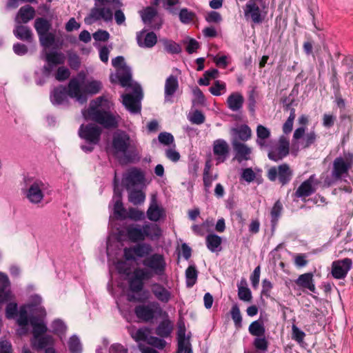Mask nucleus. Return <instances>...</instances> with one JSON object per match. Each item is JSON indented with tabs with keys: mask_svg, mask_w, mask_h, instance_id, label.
<instances>
[{
	"mask_svg": "<svg viewBox=\"0 0 353 353\" xmlns=\"http://www.w3.org/2000/svg\"><path fill=\"white\" fill-rule=\"evenodd\" d=\"M179 17L182 23L188 24L194 20L195 13L187 8H182L179 12Z\"/></svg>",
	"mask_w": 353,
	"mask_h": 353,
	"instance_id": "nucleus-51",
	"label": "nucleus"
},
{
	"mask_svg": "<svg viewBox=\"0 0 353 353\" xmlns=\"http://www.w3.org/2000/svg\"><path fill=\"white\" fill-rule=\"evenodd\" d=\"M352 265V261L348 258L334 261L332 265V276L337 279H344L351 269Z\"/></svg>",
	"mask_w": 353,
	"mask_h": 353,
	"instance_id": "nucleus-17",
	"label": "nucleus"
},
{
	"mask_svg": "<svg viewBox=\"0 0 353 353\" xmlns=\"http://www.w3.org/2000/svg\"><path fill=\"white\" fill-rule=\"evenodd\" d=\"M108 101L103 97H98L90 103L89 108L82 111L85 119L94 121L104 128H116L120 119L119 115L113 114L105 110Z\"/></svg>",
	"mask_w": 353,
	"mask_h": 353,
	"instance_id": "nucleus-3",
	"label": "nucleus"
},
{
	"mask_svg": "<svg viewBox=\"0 0 353 353\" xmlns=\"http://www.w3.org/2000/svg\"><path fill=\"white\" fill-rule=\"evenodd\" d=\"M81 83L77 78L72 79L68 83V90L65 87L59 86L53 90L50 94L51 102L54 105L62 104L66 99L67 95L74 98L79 103L87 101V95L81 90Z\"/></svg>",
	"mask_w": 353,
	"mask_h": 353,
	"instance_id": "nucleus-4",
	"label": "nucleus"
},
{
	"mask_svg": "<svg viewBox=\"0 0 353 353\" xmlns=\"http://www.w3.org/2000/svg\"><path fill=\"white\" fill-rule=\"evenodd\" d=\"M173 330L172 322L165 319L161 321L156 328L155 333L161 338L169 336Z\"/></svg>",
	"mask_w": 353,
	"mask_h": 353,
	"instance_id": "nucleus-36",
	"label": "nucleus"
},
{
	"mask_svg": "<svg viewBox=\"0 0 353 353\" xmlns=\"http://www.w3.org/2000/svg\"><path fill=\"white\" fill-rule=\"evenodd\" d=\"M134 276H135L137 278L139 279L142 281L143 280H148L154 277V275L152 274L150 270L146 268H138L135 270L134 272Z\"/></svg>",
	"mask_w": 353,
	"mask_h": 353,
	"instance_id": "nucleus-56",
	"label": "nucleus"
},
{
	"mask_svg": "<svg viewBox=\"0 0 353 353\" xmlns=\"http://www.w3.org/2000/svg\"><path fill=\"white\" fill-rule=\"evenodd\" d=\"M270 130L263 125H259L256 128L257 139L256 142L261 149H267L269 146Z\"/></svg>",
	"mask_w": 353,
	"mask_h": 353,
	"instance_id": "nucleus-25",
	"label": "nucleus"
},
{
	"mask_svg": "<svg viewBox=\"0 0 353 353\" xmlns=\"http://www.w3.org/2000/svg\"><path fill=\"white\" fill-rule=\"evenodd\" d=\"M282 210H283V205L281 203V201H276L271 210V212H270L271 223H272V225L273 228L275 227V225H276V223L279 221V219L281 216Z\"/></svg>",
	"mask_w": 353,
	"mask_h": 353,
	"instance_id": "nucleus-46",
	"label": "nucleus"
},
{
	"mask_svg": "<svg viewBox=\"0 0 353 353\" xmlns=\"http://www.w3.org/2000/svg\"><path fill=\"white\" fill-rule=\"evenodd\" d=\"M32 346L37 350H42L53 343V339L50 335H40L38 338L33 337L31 341Z\"/></svg>",
	"mask_w": 353,
	"mask_h": 353,
	"instance_id": "nucleus-38",
	"label": "nucleus"
},
{
	"mask_svg": "<svg viewBox=\"0 0 353 353\" xmlns=\"http://www.w3.org/2000/svg\"><path fill=\"white\" fill-rule=\"evenodd\" d=\"M48 191V185L41 179L29 176L24 178L21 193L31 204H41Z\"/></svg>",
	"mask_w": 353,
	"mask_h": 353,
	"instance_id": "nucleus-5",
	"label": "nucleus"
},
{
	"mask_svg": "<svg viewBox=\"0 0 353 353\" xmlns=\"http://www.w3.org/2000/svg\"><path fill=\"white\" fill-rule=\"evenodd\" d=\"M145 25L152 29H159L163 23V19L157 9L152 6L146 7L139 12Z\"/></svg>",
	"mask_w": 353,
	"mask_h": 353,
	"instance_id": "nucleus-13",
	"label": "nucleus"
},
{
	"mask_svg": "<svg viewBox=\"0 0 353 353\" xmlns=\"http://www.w3.org/2000/svg\"><path fill=\"white\" fill-rule=\"evenodd\" d=\"M198 272L194 265H190L185 270L186 285L192 287L196 282Z\"/></svg>",
	"mask_w": 353,
	"mask_h": 353,
	"instance_id": "nucleus-45",
	"label": "nucleus"
},
{
	"mask_svg": "<svg viewBox=\"0 0 353 353\" xmlns=\"http://www.w3.org/2000/svg\"><path fill=\"white\" fill-rule=\"evenodd\" d=\"M129 287L133 292H139L142 290L143 288V282L139 279L133 276L129 281Z\"/></svg>",
	"mask_w": 353,
	"mask_h": 353,
	"instance_id": "nucleus-58",
	"label": "nucleus"
},
{
	"mask_svg": "<svg viewBox=\"0 0 353 353\" xmlns=\"http://www.w3.org/2000/svg\"><path fill=\"white\" fill-rule=\"evenodd\" d=\"M137 41L139 46L141 48H152L157 42L155 33L150 32L145 33L144 30L137 33Z\"/></svg>",
	"mask_w": 353,
	"mask_h": 353,
	"instance_id": "nucleus-23",
	"label": "nucleus"
},
{
	"mask_svg": "<svg viewBox=\"0 0 353 353\" xmlns=\"http://www.w3.org/2000/svg\"><path fill=\"white\" fill-rule=\"evenodd\" d=\"M147 343L160 350L163 349L166 345V342L163 339L152 336L148 338Z\"/></svg>",
	"mask_w": 353,
	"mask_h": 353,
	"instance_id": "nucleus-63",
	"label": "nucleus"
},
{
	"mask_svg": "<svg viewBox=\"0 0 353 353\" xmlns=\"http://www.w3.org/2000/svg\"><path fill=\"white\" fill-rule=\"evenodd\" d=\"M238 296L239 299L249 302L252 299V293L247 287L239 286L238 289Z\"/></svg>",
	"mask_w": 353,
	"mask_h": 353,
	"instance_id": "nucleus-60",
	"label": "nucleus"
},
{
	"mask_svg": "<svg viewBox=\"0 0 353 353\" xmlns=\"http://www.w3.org/2000/svg\"><path fill=\"white\" fill-rule=\"evenodd\" d=\"M309 122V118L307 116L303 114L299 118V123L301 125L295 130L293 134L294 139H300L305 134L306 130V125Z\"/></svg>",
	"mask_w": 353,
	"mask_h": 353,
	"instance_id": "nucleus-43",
	"label": "nucleus"
},
{
	"mask_svg": "<svg viewBox=\"0 0 353 353\" xmlns=\"http://www.w3.org/2000/svg\"><path fill=\"white\" fill-rule=\"evenodd\" d=\"M261 8H263V0H249L244 10L245 17H250L255 23H261L262 21Z\"/></svg>",
	"mask_w": 353,
	"mask_h": 353,
	"instance_id": "nucleus-16",
	"label": "nucleus"
},
{
	"mask_svg": "<svg viewBox=\"0 0 353 353\" xmlns=\"http://www.w3.org/2000/svg\"><path fill=\"white\" fill-rule=\"evenodd\" d=\"M178 351L176 353H192L189 337L185 336V327L179 323L177 331Z\"/></svg>",
	"mask_w": 353,
	"mask_h": 353,
	"instance_id": "nucleus-19",
	"label": "nucleus"
},
{
	"mask_svg": "<svg viewBox=\"0 0 353 353\" xmlns=\"http://www.w3.org/2000/svg\"><path fill=\"white\" fill-rule=\"evenodd\" d=\"M112 64L116 69V72L111 74L110 77L111 82H118L122 87L130 88L132 91V93L122 94L123 104L131 113L140 112L143 91L141 85L132 81L131 68L127 65L122 56L114 58L112 60Z\"/></svg>",
	"mask_w": 353,
	"mask_h": 353,
	"instance_id": "nucleus-1",
	"label": "nucleus"
},
{
	"mask_svg": "<svg viewBox=\"0 0 353 353\" xmlns=\"http://www.w3.org/2000/svg\"><path fill=\"white\" fill-rule=\"evenodd\" d=\"M108 4V3H104V4H102L103 7L101 8L97 7L93 8L89 15L85 17V23L91 25L101 19L105 21H111L112 19V12L109 8L106 7Z\"/></svg>",
	"mask_w": 353,
	"mask_h": 353,
	"instance_id": "nucleus-15",
	"label": "nucleus"
},
{
	"mask_svg": "<svg viewBox=\"0 0 353 353\" xmlns=\"http://www.w3.org/2000/svg\"><path fill=\"white\" fill-rule=\"evenodd\" d=\"M301 138H303L301 142L302 148H307L316 142L317 134L314 130H312L306 134H303Z\"/></svg>",
	"mask_w": 353,
	"mask_h": 353,
	"instance_id": "nucleus-47",
	"label": "nucleus"
},
{
	"mask_svg": "<svg viewBox=\"0 0 353 353\" xmlns=\"http://www.w3.org/2000/svg\"><path fill=\"white\" fill-rule=\"evenodd\" d=\"M132 337L136 341H148L149 336V330L147 328H140L136 330L134 333L132 334Z\"/></svg>",
	"mask_w": 353,
	"mask_h": 353,
	"instance_id": "nucleus-61",
	"label": "nucleus"
},
{
	"mask_svg": "<svg viewBox=\"0 0 353 353\" xmlns=\"http://www.w3.org/2000/svg\"><path fill=\"white\" fill-rule=\"evenodd\" d=\"M39 41L41 45L45 48H49L53 45L55 41L54 34L47 32L46 33L39 35Z\"/></svg>",
	"mask_w": 353,
	"mask_h": 353,
	"instance_id": "nucleus-53",
	"label": "nucleus"
},
{
	"mask_svg": "<svg viewBox=\"0 0 353 353\" xmlns=\"http://www.w3.org/2000/svg\"><path fill=\"white\" fill-rule=\"evenodd\" d=\"M146 214L149 220L154 222L159 221L161 218L165 216L163 208L158 205L154 197H153L150 201Z\"/></svg>",
	"mask_w": 353,
	"mask_h": 353,
	"instance_id": "nucleus-24",
	"label": "nucleus"
},
{
	"mask_svg": "<svg viewBox=\"0 0 353 353\" xmlns=\"http://www.w3.org/2000/svg\"><path fill=\"white\" fill-rule=\"evenodd\" d=\"M353 166V154H344L336 157L333 161L332 170V178L333 183L338 182V188L334 189V194L344 192L351 194L353 191V177H351L348 172Z\"/></svg>",
	"mask_w": 353,
	"mask_h": 353,
	"instance_id": "nucleus-2",
	"label": "nucleus"
},
{
	"mask_svg": "<svg viewBox=\"0 0 353 353\" xmlns=\"http://www.w3.org/2000/svg\"><path fill=\"white\" fill-rule=\"evenodd\" d=\"M68 347L70 353H81L82 345L79 338L76 336H72L68 341Z\"/></svg>",
	"mask_w": 353,
	"mask_h": 353,
	"instance_id": "nucleus-49",
	"label": "nucleus"
},
{
	"mask_svg": "<svg viewBox=\"0 0 353 353\" xmlns=\"http://www.w3.org/2000/svg\"><path fill=\"white\" fill-rule=\"evenodd\" d=\"M51 28L50 21L47 19L39 17L34 21V28L38 34V36L43 34L47 32H49Z\"/></svg>",
	"mask_w": 353,
	"mask_h": 353,
	"instance_id": "nucleus-41",
	"label": "nucleus"
},
{
	"mask_svg": "<svg viewBox=\"0 0 353 353\" xmlns=\"http://www.w3.org/2000/svg\"><path fill=\"white\" fill-rule=\"evenodd\" d=\"M249 332L254 336H263L265 333V328L262 322L259 321H253L248 327Z\"/></svg>",
	"mask_w": 353,
	"mask_h": 353,
	"instance_id": "nucleus-42",
	"label": "nucleus"
},
{
	"mask_svg": "<svg viewBox=\"0 0 353 353\" xmlns=\"http://www.w3.org/2000/svg\"><path fill=\"white\" fill-rule=\"evenodd\" d=\"M101 88V83L99 81L93 80L88 81L85 85V92L92 94L98 93L100 91Z\"/></svg>",
	"mask_w": 353,
	"mask_h": 353,
	"instance_id": "nucleus-54",
	"label": "nucleus"
},
{
	"mask_svg": "<svg viewBox=\"0 0 353 353\" xmlns=\"http://www.w3.org/2000/svg\"><path fill=\"white\" fill-rule=\"evenodd\" d=\"M268 158L273 161H279L289 154L290 143L286 137L281 136L278 141H270Z\"/></svg>",
	"mask_w": 353,
	"mask_h": 353,
	"instance_id": "nucleus-10",
	"label": "nucleus"
},
{
	"mask_svg": "<svg viewBox=\"0 0 353 353\" xmlns=\"http://www.w3.org/2000/svg\"><path fill=\"white\" fill-rule=\"evenodd\" d=\"M114 202V214L116 216L117 219H125L126 216V212L125 208L123 206V203L121 199L119 198L116 200L113 201Z\"/></svg>",
	"mask_w": 353,
	"mask_h": 353,
	"instance_id": "nucleus-52",
	"label": "nucleus"
},
{
	"mask_svg": "<svg viewBox=\"0 0 353 353\" xmlns=\"http://www.w3.org/2000/svg\"><path fill=\"white\" fill-rule=\"evenodd\" d=\"M159 141L165 145H170L174 143V137L169 132H161L158 136Z\"/></svg>",
	"mask_w": 353,
	"mask_h": 353,
	"instance_id": "nucleus-62",
	"label": "nucleus"
},
{
	"mask_svg": "<svg viewBox=\"0 0 353 353\" xmlns=\"http://www.w3.org/2000/svg\"><path fill=\"white\" fill-rule=\"evenodd\" d=\"M42 299L38 294H34L30 296V302L26 305L28 307L30 312L36 314L39 317L45 316L46 312L43 306H41Z\"/></svg>",
	"mask_w": 353,
	"mask_h": 353,
	"instance_id": "nucleus-26",
	"label": "nucleus"
},
{
	"mask_svg": "<svg viewBox=\"0 0 353 353\" xmlns=\"http://www.w3.org/2000/svg\"><path fill=\"white\" fill-rule=\"evenodd\" d=\"M225 83L219 81H216L214 85L210 87V92L214 96L221 94V91H225Z\"/></svg>",
	"mask_w": 353,
	"mask_h": 353,
	"instance_id": "nucleus-64",
	"label": "nucleus"
},
{
	"mask_svg": "<svg viewBox=\"0 0 353 353\" xmlns=\"http://www.w3.org/2000/svg\"><path fill=\"white\" fill-rule=\"evenodd\" d=\"M162 312L159 303L156 301L150 302L146 305H140L135 307L134 312L137 316L145 322L152 320L157 315Z\"/></svg>",
	"mask_w": 353,
	"mask_h": 353,
	"instance_id": "nucleus-11",
	"label": "nucleus"
},
{
	"mask_svg": "<svg viewBox=\"0 0 353 353\" xmlns=\"http://www.w3.org/2000/svg\"><path fill=\"white\" fill-rule=\"evenodd\" d=\"M144 240L149 239L152 241L157 240L161 235V230L157 224L147 223L143 225Z\"/></svg>",
	"mask_w": 353,
	"mask_h": 353,
	"instance_id": "nucleus-30",
	"label": "nucleus"
},
{
	"mask_svg": "<svg viewBox=\"0 0 353 353\" xmlns=\"http://www.w3.org/2000/svg\"><path fill=\"white\" fill-rule=\"evenodd\" d=\"M123 182L127 190L142 188L144 186L145 176L141 170L133 168L123 176Z\"/></svg>",
	"mask_w": 353,
	"mask_h": 353,
	"instance_id": "nucleus-14",
	"label": "nucleus"
},
{
	"mask_svg": "<svg viewBox=\"0 0 353 353\" xmlns=\"http://www.w3.org/2000/svg\"><path fill=\"white\" fill-rule=\"evenodd\" d=\"M230 314L232 319L234 321L235 327L239 329L242 326V316L241 314L240 309L237 304L232 305Z\"/></svg>",
	"mask_w": 353,
	"mask_h": 353,
	"instance_id": "nucleus-50",
	"label": "nucleus"
},
{
	"mask_svg": "<svg viewBox=\"0 0 353 353\" xmlns=\"http://www.w3.org/2000/svg\"><path fill=\"white\" fill-rule=\"evenodd\" d=\"M30 312L28 307L26 305L21 306L19 311L17 323L19 325H28L30 319L28 312Z\"/></svg>",
	"mask_w": 353,
	"mask_h": 353,
	"instance_id": "nucleus-48",
	"label": "nucleus"
},
{
	"mask_svg": "<svg viewBox=\"0 0 353 353\" xmlns=\"http://www.w3.org/2000/svg\"><path fill=\"white\" fill-rule=\"evenodd\" d=\"M45 60L47 65L34 72L35 81L39 85H42L45 83L46 79L50 77L54 67L65 63V57L62 52L54 51L46 52Z\"/></svg>",
	"mask_w": 353,
	"mask_h": 353,
	"instance_id": "nucleus-6",
	"label": "nucleus"
},
{
	"mask_svg": "<svg viewBox=\"0 0 353 353\" xmlns=\"http://www.w3.org/2000/svg\"><path fill=\"white\" fill-rule=\"evenodd\" d=\"M143 230V225L139 224H131L128 225L125 228L126 234L132 242L144 241Z\"/></svg>",
	"mask_w": 353,
	"mask_h": 353,
	"instance_id": "nucleus-27",
	"label": "nucleus"
},
{
	"mask_svg": "<svg viewBox=\"0 0 353 353\" xmlns=\"http://www.w3.org/2000/svg\"><path fill=\"white\" fill-rule=\"evenodd\" d=\"M295 283L298 286L307 289L313 293H316V288L312 273H305L301 274L295 281Z\"/></svg>",
	"mask_w": 353,
	"mask_h": 353,
	"instance_id": "nucleus-29",
	"label": "nucleus"
},
{
	"mask_svg": "<svg viewBox=\"0 0 353 353\" xmlns=\"http://www.w3.org/2000/svg\"><path fill=\"white\" fill-rule=\"evenodd\" d=\"M232 143L235 152L234 159L239 163L250 159L252 149L250 147L236 140H234Z\"/></svg>",
	"mask_w": 353,
	"mask_h": 353,
	"instance_id": "nucleus-21",
	"label": "nucleus"
},
{
	"mask_svg": "<svg viewBox=\"0 0 353 353\" xmlns=\"http://www.w3.org/2000/svg\"><path fill=\"white\" fill-rule=\"evenodd\" d=\"M14 35L19 39L31 42L32 40V32L31 30L26 26L18 24L13 30Z\"/></svg>",
	"mask_w": 353,
	"mask_h": 353,
	"instance_id": "nucleus-34",
	"label": "nucleus"
},
{
	"mask_svg": "<svg viewBox=\"0 0 353 353\" xmlns=\"http://www.w3.org/2000/svg\"><path fill=\"white\" fill-rule=\"evenodd\" d=\"M244 98L239 92H233L227 99V105L230 110L233 112L239 111L243 105Z\"/></svg>",
	"mask_w": 353,
	"mask_h": 353,
	"instance_id": "nucleus-32",
	"label": "nucleus"
},
{
	"mask_svg": "<svg viewBox=\"0 0 353 353\" xmlns=\"http://www.w3.org/2000/svg\"><path fill=\"white\" fill-rule=\"evenodd\" d=\"M136 256L139 258H146L152 252V247L149 243H139L134 246Z\"/></svg>",
	"mask_w": 353,
	"mask_h": 353,
	"instance_id": "nucleus-40",
	"label": "nucleus"
},
{
	"mask_svg": "<svg viewBox=\"0 0 353 353\" xmlns=\"http://www.w3.org/2000/svg\"><path fill=\"white\" fill-rule=\"evenodd\" d=\"M128 200L132 204L137 205L143 203L145 199V194L141 190H128Z\"/></svg>",
	"mask_w": 353,
	"mask_h": 353,
	"instance_id": "nucleus-39",
	"label": "nucleus"
},
{
	"mask_svg": "<svg viewBox=\"0 0 353 353\" xmlns=\"http://www.w3.org/2000/svg\"><path fill=\"white\" fill-rule=\"evenodd\" d=\"M101 132V128L95 124H82L79 130V135L86 143L81 145V150L85 152H91L99 143Z\"/></svg>",
	"mask_w": 353,
	"mask_h": 353,
	"instance_id": "nucleus-7",
	"label": "nucleus"
},
{
	"mask_svg": "<svg viewBox=\"0 0 353 353\" xmlns=\"http://www.w3.org/2000/svg\"><path fill=\"white\" fill-rule=\"evenodd\" d=\"M313 176H311L307 180L303 182L296 191L297 197H305L311 195L314 189L312 186Z\"/></svg>",
	"mask_w": 353,
	"mask_h": 353,
	"instance_id": "nucleus-35",
	"label": "nucleus"
},
{
	"mask_svg": "<svg viewBox=\"0 0 353 353\" xmlns=\"http://www.w3.org/2000/svg\"><path fill=\"white\" fill-rule=\"evenodd\" d=\"M135 147L134 140L131 139L127 132L118 130L114 133L112 148L115 154L125 155L128 150Z\"/></svg>",
	"mask_w": 353,
	"mask_h": 353,
	"instance_id": "nucleus-9",
	"label": "nucleus"
},
{
	"mask_svg": "<svg viewBox=\"0 0 353 353\" xmlns=\"http://www.w3.org/2000/svg\"><path fill=\"white\" fill-rule=\"evenodd\" d=\"M34 14L35 10L32 6L28 5L23 6L19 9L15 21L17 23H26L34 18Z\"/></svg>",
	"mask_w": 353,
	"mask_h": 353,
	"instance_id": "nucleus-31",
	"label": "nucleus"
},
{
	"mask_svg": "<svg viewBox=\"0 0 353 353\" xmlns=\"http://www.w3.org/2000/svg\"><path fill=\"white\" fill-rule=\"evenodd\" d=\"M154 296L161 303H168L172 298L171 291L159 283H153L150 285Z\"/></svg>",
	"mask_w": 353,
	"mask_h": 353,
	"instance_id": "nucleus-20",
	"label": "nucleus"
},
{
	"mask_svg": "<svg viewBox=\"0 0 353 353\" xmlns=\"http://www.w3.org/2000/svg\"><path fill=\"white\" fill-rule=\"evenodd\" d=\"M30 323L32 327L33 337L38 338L46 332L47 326L42 319L32 316L30 318Z\"/></svg>",
	"mask_w": 353,
	"mask_h": 353,
	"instance_id": "nucleus-33",
	"label": "nucleus"
},
{
	"mask_svg": "<svg viewBox=\"0 0 353 353\" xmlns=\"http://www.w3.org/2000/svg\"><path fill=\"white\" fill-rule=\"evenodd\" d=\"M163 46L165 50L170 54H179L181 51V46L172 41H163Z\"/></svg>",
	"mask_w": 353,
	"mask_h": 353,
	"instance_id": "nucleus-55",
	"label": "nucleus"
},
{
	"mask_svg": "<svg viewBox=\"0 0 353 353\" xmlns=\"http://www.w3.org/2000/svg\"><path fill=\"white\" fill-rule=\"evenodd\" d=\"M253 345L257 350L263 352H265L268 347V343L265 336H256L253 341Z\"/></svg>",
	"mask_w": 353,
	"mask_h": 353,
	"instance_id": "nucleus-57",
	"label": "nucleus"
},
{
	"mask_svg": "<svg viewBox=\"0 0 353 353\" xmlns=\"http://www.w3.org/2000/svg\"><path fill=\"white\" fill-rule=\"evenodd\" d=\"M230 147L224 139H216L213 143V153L216 164L223 163L228 157Z\"/></svg>",
	"mask_w": 353,
	"mask_h": 353,
	"instance_id": "nucleus-18",
	"label": "nucleus"
},
{
	"mask_svg": "<svg viewBox=\"0 0 353 353\" xmlns=\"http://www.w3.org/2000/svg\"><path fill=\"white\" fill-rule=\"evenodd\" d=\"M143 265L149 269L154 276H157L159 280L163 281L167 279V263L165 257L160 253H154L145 258L142 261Z\"/></svg>",
	"mask_w": 353,
	"mask_h": 353,
	"instance_id": "nucleus-8",
	"label": "nucleus"
},
{
	"mask_svg": "<svg viewBox=\"0 0 353 353\" xmlns=\"http://www.w3.org/2000/svg\"><path fill=\"white\" fill-rule=\"evenodd\" d=\"M52 332L57 334H64L66 330V326L65 323L59 320H54L52 325H51Z\"/></svg>",
	"mask_w": 353,
	"mask_h": 353,
	"instance_id": "nucleus-59",
	"label": "nucleus"
},
{
	"mask_svg": "<svg viewBox=\"0 0 353 353\" xmlns=\"http://www.w3.org/2000/svg\"><path fill=\"white\" fill-rule=\"evenodd\" d=\"M292 176V170L286 163L281 164L277 167H272L268 172V177L271 181H275L278 179L282 185L289 183Z\"/></svg>",
	"mask_w": 353,
	"mask_h": 353,
	"instance_id": "nucleus-12",
	"label": "nucleus"
},
{
	"mask_svg": "<svg viewBox=\"0 0 353 353\" xmlns=\"http://www.w3.org/2000/svg\"><path fill=\"white\" fill-rule=\"evenodd\" d=\"M207 248L212 252H219L221 250V244L222 242L221 238L216 234H208L206 238Z\"/></svg>",
	"mask_w": 353,
	"mask_h": 353,
	"instance_id": "nucleus-37",
	"label": "nucleus"
},
{
	"mask_svg": "<svg viewBox=\"0 0 353 353\" xmlns=\"http://www.w3.org/2000/svg\"><path fill=\"white\" fill-rule=\"evenodd\" d=\"M12 297L10 280L6 274L0 272V304L8 301Z\"/></svg>",
	"mask_w": 353,
	"mask_h": 353,
	"instance_id": "nucleus-22",
	"label": "nucleus"
},
{
	"mask_svg": "<svg viewBox=\"0 0 353 353\" xmlns=\"http://www.w3.org/2000/svg\"><path fill=\"white\" fill-rule=\"evenodd\" d=\"M233 132L243 141L250 139L252 135V130L247 125H242L237 128L233 129Z\"/></svg>",
	"mask_w": 353,
	"mask_h": 353,
	"instance_id": "nucleus-44",
	"label": "nucleus"
},
{
	"mask_svg": "<svg viewBox=\"0 0 353 353\" xmlns=\"http://www.w3.org/2000/svg\"><path fill=\"white\" fill-rule=\"evenodd\" d=\"M179 88V81L176 77L174 75L169 76L165 82L164 94L165 101H170V98L174 94Z\"/></svg>",
	"mask_w": 353,
	"mask_h": 353,
	"instance_id": "nucleus-28",
	"label": "nucleus"
}]
</instances>
